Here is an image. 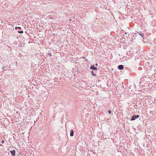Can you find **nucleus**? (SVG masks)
I'll list each match as a JSON object with an SVG mask.
<instances>
[{"label":"nucleus","instance_id":"obj_1","mask_svg":"<svg viewBox=\"0 0 156 156\" xmlns=\"http://www.w3.org/2000/svg\"><path fill=\"white\" fill-rule=\"evenodd\" d=\"M139 117V115H134L132 116V118L131 119V120L133 121L135 120L136 119L138 118Z\"/></svg>","mask_w":156,"mask_h":156},{"label":"nucleus","instance_id":"obj_2","mask_svg":"<svg viewBox=\"0 0 156 156\" xmlns=\"http://www.w3.org/2000/svg\"><path fill=\"white\" fill-rule=\"evenodd\" d=\"M90 69L94 70H97V68L95 67L94 65H91L90 67Z\"/></svg>","mask_w":156,"mask_h":156},{"label":"nucleus","instance_id":"obj_3","mask_svg":"<svg viewBox=\"0 0 156 156\" xmlns=\"http://www.w3.org/2000/svg\"><path fill=\"white\" fill-rule=\"evenodd\" d=\"M10 152L11 154L13 156H15L16 155L15 154V151L14 150H13V151H10Z\"/></svg>","mask_w":156,"mask_h":156},{"label":"nucleus","instance_id":"obj_4","mask_svg":"<svg viewBox=\"0 0 156 156\" xmlns=\"http://www.w3.org/2000/svg\"><path fill=\"white\" fill-rule=\"evenodd\" d=\"M118 68L119 70L123 69L124 68V66L123 65H119L118 66Z\"/></svg>","mask_w":156,"mask_h":156},{"label":"nucleus","instance_id":"obj_5","mask_svg":"<svg viewBox=\"0 0 156 156\" xmlns=\"http://www.w3.org/2000/svg\"><path fill=\"white\" fill-rule=\"evenodd\" d=\"M70 135L71 136H73L74 135V131L73 129H71L70 130Z\"/></svg>","mask_w":156,"mask_h":156},{"label":"nucleus","instance_id":"obj_6","mask_svg":"<svg viewBox=\"0 0 156 156\" xmlns=\"http://www.w3.org/2000/svg\"><path fill=\"white\" fill-rule=\"evenodd\" d=\"M139 34L142 37H144V34L143 33L141 32H140V33H139Z\"/></svg>","mask_w":156,"mask_h":156},{"label":"nucleus","instance_id":"obj_7","mask_svg":"<svg viewBox=\"0 0 156 156\" xmlns=\"http://www.w3.org/2000/svg\"><path fill=\"white\" fill-rule=\"evenodd\" d=\"M91 72V74L93 76H96V75L94 73L93 71H92Z\"/></svg>","mask_w":156,"mask_h":156},{"label":"nucleus","instance_id":"obj_8","mask_svg":"<svg viewBox=\"0 0 156 156\" xmlns=\"http://www.w3.org/2000/svg\"><path fill=\"white\" fill-rule=\"evenodd\" d=\"M15 29L16 30H17V29H18L20 30H21V27H15Z\"/></svg>","mask_w":156,"mask_h":156},{"label":"nucleus","instance_id":"obj_9","mask_svg":"<svg viewBox=\"0 0 156 156\" xmlns=\"http://www.w3.org/2000/svg\"><path fill=\"white\" fill-rule=\"evenodd\" d=\"M47 55H48L50 57H51V53L50 52H48L47 54Z\"/></svg>","mask_w":156,"mask_h":156},{"label":"nucleus","instance_id":"obj_10","mask_svg":"<svg viewBox=\"0 0 156 156\" xmlns=\"http://www.w3.org/2000/svg\"><path fill=\"white\" fill-rule=\"evenodd\" d=\"M18 32L20 34H22L23 32V30H21V31H18Z\"/></svg>","mask_w":156,"mask_h":156},{"label":"nucleus","instance_id":"obj_11","mask_svg":"<svg viewBox=\"0 0 156 156\" xmlns=\"http://www.w3.org/2000/svg\"><path fill=\"white\" fill-rule=\"evenodd\" d=\"M153 42H154V43L155 44H156V38H155Z\"/></svg>","mask_w":156,"mask_h":156},{"label":"nucleus","instance_id":"obj_12","mask_svg":"<svg viewBox=\"0 0 156 156\" xmlns=\"http://www.w3.org/2000/svg\"><path fill=\"white\" fill-rule=\"evenodd\" d=\"M6 67L5 66H3V67L2 68V70H3V71H4V70H5V68Z\"/></svg>","mask_w":156,"mask_h":156},{"label":"nucleus","instance_id":"obj_13","mask_svg":"<svg viewBox=\"0 0 156 156\" xmlns=\"http://www.w3.org/2000/svg\"><path fill=\"white\" fill-rule=\"evenodd\" d=\"M108 112L109 114H111V111L110 110H108Z\"/></svg>","mask_w":156,"mask_h":156},{"label":"nucleus","instance_id":"obj_14","mask_svg":"<svg viewBox=\"0 0 156 156\" xmlns=\"http://www.w3.org/2000/svg\"><path fill=\"white\" fill-rule=\"evenodd\" d=\"M4 141L3 140H2V141H1V143H2V144H3L4 143Z\"/></svg>","mask_w":156,"mask_h":156},{"label":"nucleus","instance_id":"obj_15","mask_svg":"<svg viewBox=\"0 0 156 156\" xmlns=\"http://www.w3.org/2000/svg\"><path fill=\"white\" fill-rule=\"evenodd\" d=\"M95 65L96 66H98V64H97V63H96V64H95Z\"/></svg>","mask_w":156,"mask_h":156}]
</instances>
